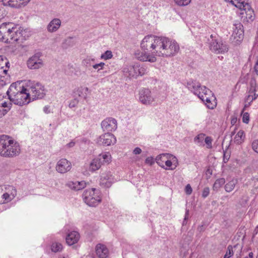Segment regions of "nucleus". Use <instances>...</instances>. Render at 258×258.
<instances>
[{
  "instance_id": "nucleus-1",
  "label": "nucleus",
  "mask_w": 258,
  "mask_h": 258,
  "mask_svg": "<svg viewBox=\"0 0 258 258\" xmlns=\"http://www.w3.org/2000/svg\"><path fill=\"white\" fill-rule=\"evenodd\" d=\"M26 30L18 24L4 23L0 25V41L6 43L26 40L28 37Z\"/></svg>"
},
{
  "instance_id": "nucleus-2",
  "label": "nucleus",
  "mask_w": 258,
  "mask_h": 258,
  "mask_svg": "<svg viewBox=\"0 0 258 258\" xmlns=\"http://www.w3.org/2000/svg\"><path fill=\"white\" fill-rule=\"evenodd\" d=\"M21 152L19 143L15 142L7 135L0 136V156L6 158H13L18 156Z\"/></svg>"
},
{
  "instance_id": "nucleus-3",
  "label": "nucleus",
  "mask_w": 258,
  "mask_h": 258,
  "mask_svg": "<svg viewBox=\"0 0 258 258\" xmlns=\"http://www.w3.org/2000/svg\"><path fill=\"white\" fill-rule=\"evenodd\" d=\"M156 56L170 57L175 55L179 50L177 43L167 37H159Z\"/></svg>"
},
{
  "instance_id": "nucleus-4",
  "label": "nucleus",
  "mask_w": 258,
  "mask_h": 258,
  "mask_svg": "<svg viewBox=\"0 0 258 258\" xmlns=\"http://www.w3.org/2000/svg\"><path fill=\"white\" fill-rule=\"evenodd\" d=\"M159 37L153 35L145 36L141 43L142 50L156 57Z\"/></svg>"
},
{
  "instance_id": "nucleus-5",
  "label": "nucleus",
  "mask_w": 258,
  "mask_h": 258,
  "mask_svg": "<svg viewBox=\"0 0 258 258\" xmlns=\"http://www.w3.org/2000/svg\"><path fill=\"white\" fill-rule=\"evenodd\" d=\"M83 198L85 203L91 207H95L101 202L99 193L95 188L86 190Z\"/></svg>"
},
{
  "instance_id": "nucleus-6",
  "label": "nucleus",
  "mask_w": 258,
  "mask_h": 258,
  "mask_svg": "<svg viewBox=\"0 0 258 258\" xmlns=\"http://www.w3.org/2000/svg\"><path fill=\"white\" fill-rule=\"evenodd\" d=\"M28 91L30 96H32L33 100L42 99L45 95L44 86L39 82H30Z\"/></svg>"
},
{
  "instance_id": "nucleus-7",
  "label": "nucleus",
  "mask_w": 258,
  "mask_h": 258,
  "mask_svg": "<svg viewBox=\"0 0 258 258\" xmlns=\"http://www.w3.org/2000/svg\"><path fill=\"white\" fill-rule=\"evenodd\" d=\"M146 69L137 63L126 66L123 69L124 75L130 78H136L139 76H142L146 73Z\"/></svg>"
},
{
  "instance_id": "nucleus-8",
  "label": "nucleus",
  "mask_w": 258,
  "mask_h": 258,
  "mask_svg": "<svg viewBox=\"0 0 258 258\" xmlns=\"http://www.w3.org/2000/svg\"><path fill=\"white\" fill-rule=\"evenodd\" d=\"M42 53L37 52L30 57L27 61V66L29 69L37 70L44 66V61L42 58Z\"/></svg>"
},
{
  "instance_id": "nucleus-9",
  "label": "nucleus",
  "mask_w": 258,
  "mask_h": 258,
  "mask_svg": "<svg viewBox=\"0 0 258 258\" xmlns=\"http://www.w3.org/2000/svg\"><path fill=\"white\" fill-rule=\"evenodd\" d=\"M14 104L19 106H23L28 104L30 101V93L28 89L24 88L23 90L19 92L11 100Z\"/></svg>"
},
{
  "instance_id": "nucleus-10",
  "label": "nucleus",
  "mask_w": 258,
  "mask_h": 258,
  "mask_svg": "<svg viewBox=\"0 0 258 258\" xmlns=\"http://www.w3.org/2000/svg\"><path fill=\"white\" fill-rule=\"evenodd\" d=\"M139 101L144 105H151L155 101V97L152 95L149 89L144 88L139 92Z\"/></svg>"
},
{
  "instance_id": "nucleus-11",
  "label": "nucleus",
  "mask_w": 258,
  "mask_h": 258,
  "mask_svg": "<svg viewBox=\"0 0 258 258\" xmlns=\"http://www.w3.org/2000/svg\"><path fill=\"white\" fill-rule=\"evenodd\" d=\"M209 47L211 50L217 54L224 53L228 50V47L226 43L217 39L212 40L210 42Z\"/></svg>"
},
{
  "instance_id": "nucleus-12",
  "label": "nucleus",
  "mask_w": 258,
  "mask_h": 258,
  "mask_svg": "<svg viewBox=\"0 0 258 258\" xmlns=\"http://www.w3.org/2000/svg\"><path fill=\"white\" fill-rule=\"evenodd\" d=\"M96 143L99 145L110 146L116 143V138L112 134L105 133L96 139Z\"/></svg>"
},
{
  "instance_id": "nucleus-13",
  "label": "nucleus",
  "mask_w": 258,
  "mask_h": 258,
  "mask_svg": "<svg viewBox=\"0 0 258 258\" xmlns=\"http://www.w3.org/2000/svg\"><path fill=\"white\" fill-rule=\"evenodd\" d=\"M101 127L104 131L113 132L117 127V120L112 117H107L101 122Z\"/></svg>"
},
{
  "instance_id": "nucleus-14",
  "label": "nucleus",
  "mask_w": 258,
  "mask_h": 258,
  "mask_svg": "<svg viewBox=\"0 0 258 258\" xmlns=\"http://www.w3.org/2000/svg\"><path fill=\"white\" fill-rule=\"evenodd\" d=\"M71 162L65 158L58 160L55 166L56 171L61 174H64L69 172L71 170Z\"/></svg>"
},
{
  "instance_id": "nucleus-15",
  "label": "nucleus",
  "mask_w": 258,
  "mask_h": 258,
  "mask_svg": "<svg viewBox=\"0 0 258 258\" xmlns=\"http://www.w3.org/2000/svg\"><path fill=\"white\" fill-rule=\"evenodd\" d=\"M24 88L25 87L21 85L20 82H17L12 83L7 92L9 99H10L11 101L14 97H15L17 94L23 90Z\"/></svg>"
},
{
  "instance_id": "nucleus-16",
  "label": "nucleus",
  "mask_w": 258,
  "mask_h": 258,
  "mask_svg": "<svg viewBox=\"0 0 258 258\" xmlns=\"http://www.w3.org/2000/svg\"><path fill=\"white\" fill-rule=\"evenodd\" d=\"M233 32L232 36L237 42H240L243 39L244 31L243 25L240 23H235L234 25Z\"/></svg>"
},
{
  "instance_id": "nucleus-17",
  "label": "nucleus",
  "mask_w": 258,
  "mask_h": 258,
  "mask_svg": "<svg viewBox=\"0 0 258 258\" xmlns=\"http://www.w3.org/2000/svg\"><path fill=\"white\" fill-rule=\"evenodd\" d=\"M135 57L139 60L143 61H149L151 62H155L157 60L156 57L151 55L148 52L142 50V51L138 50L135 53Z\"/></svg>"
},
{
  "instance_id": "nucleus-18",
  "label": "nucleus",
  "mask_w": 258,
  "mask_h": 258,
  "mask_svg": "<svg viewBox=\"0 0 258 258\" xmlns=\"http://www.w3.org/2000/svg\"><path fill=\"white\" fill-rule=\"evenodd\" d=\"M113 182V177L110 172H106L102 173L100 177V184L108 187Z\"/></svg>"
},
{
  "instance_id": "nucleus-19",
  "label": "nucleus",
  "mask_w": 258,
  "mask_h": 258,
  "mask_svg": "<svg viewBox=\"0 0 258 258\" xmlns=\"http://www.w3.org/2000/svg\"><path fill=\"white\" fill-rule=\"evenodd\" d=\"M95 252L98 258H106L109 255V250L107 247L101 243L96 246Z\"/></svg>"
},
{
  "instance_id": "nucleus-20",
  "label": "nucleus",
  "mask_w": 258,
  "mask_h": 258,
  "mask_svg": "<svg viewBox=\"0 0 258 258\" xmlns=\"http://www.w3.org/2000/svg\"><path fill=\"white\" fill-rule=\"evenodd\" d=\"M240 10L245 11V17L248 21H252L254 19V11L251 9L248 1L242 5Z\"/></svg>"
},
{
  "instance_id": "nucleus-21",
  "label": "nucleus",
  "mask_w": 258,
  "mask_h": 258,
  "mask_svg": "<svg viewBox=\"0 0 258 258\" xmlns=\"http://www.w3.org/2000/svg\"><path fill=\"white\" fill-rule=\"evenodd\" d=\"M187 87L189 90L197 96L200 94L201 92L203 91V89H204V86H201L199 82L196 81L188 82Z\"/></svg>"
},
{
  "instance_id": "nucleus-22",
  "label": "nucleus",
  "mask_w": 258,
  "mask_h": 258,
  "mask_svg": "<svg viewBox=\"0 0 258 258\" xmlns=\"http://www.w3.org/2000/svg\"><path fill=\"white\" fill-rule=\"evenodd\" d=\"M178 165L177 159L173 155H171L170 158H168L165 161L164 169L166 170H174Z\"/></svg>"
},
{
  "instance_id": "nucleus-23",
  "label": "nucleus",
  "mask_w": 258,
  "mask_h": 258,
  "mask_svg": "<svg viewBox=\"0 0 258 258\" xmlns=\"http://www.w3.org/2000/svg\"><path fill=\"white\" fill-rule=\"evenodd\" d=\"M80 238V234L77 231H72L68 233L66 240V242L69 245H73L76 243Z\"/></svg>"
},
{
  "instance_id": "nucleus-24",
  "label": "nucleus",
  "mask_w": 258,
  "mask_h": 258,
  "mask_svg": "<svg viewBox=\"0 0 258 258\" xmlns=\"http://www.w3.org/2000/svg\"><path fill=\"white\" fill-rule=\"evenodd\" d=\"M61 25V21L59 19L54 18L48 24L47 30L49 32L52 33L56 32Z\"/></svg>"
},
{
  "instance_id": "nucleus-25",
  "label": "nucleus",
  "mask_w": 258,
  "mask_h": 258,
  "mask_svg": "<svg viewBox=\"0 0 258 258\" xmlns=\"http://www.w3.org/2000/svg\"><path fill=\"white\" fill-rule=\"evenodd\" d=\"M67 185L72 189L79 190L86 186V183L84 181H69L67 183Z\"/></svg>"
},
{
  "instance_id": "nucleus-26",
  "label": "nucleus",
  "mask_w": 258,
  "mask_h": 258,
  "mask_svg": "<svg viewBox=\"0 0 258 258\" xmlns=\"http://www.w3.org/2000/svg\"><path fill=\"white\" fill-rule=\"evenodd\" d=\"M3 98V96H0V109L6 110V114L11 108L12 101L7 98L4 99Z\"/></svg>"
},
{
  "instance_id": "nucleus-27",
  "label": "nucleus",
  "mask_w": 258,
  "mask_h": 258,
  "mask_svg": "<svg viewBox=\"0 0 258 258\" xmlns=\"http://www.w3.org/2000/svg\"><path fill=\"white\" fill-rule=\"evenodd\" d=\"M213 95L212 91L206 88L205 86H204V89H203V91H202L200 93V94L198 96V97L202 100L203 102H205L206 101V98L209 99L211 98Z\"/></svg>"
},
{
  "instance_id": "nucleus-28",
  "label": "nucleus",
  "mask_w": 258,
  "mask_h": 258,
  "mask_svg": "<svg viewBox=\"0 0 258 258\" xmlns=\"http://www.w3.org/2000/svg\"><path fill=\"white\" fill-rule=\"evenodd\" d=\"M9 64L7 59L2 55H0V70L3 73L6 75L8 72V69L9 68Z\"/></svg>"
},
{
  "instance_id": "nucleus-29",
  "label": "nucleus",
  "mask_w": 258,
  "mask_h": 258,
  "mask_svg": "<svg viewBox=\"0 0 258 258\" xmlns=\"http://www.w3.org/2000/svg\"><path fill=\"white\" fill-rule=\"evenodd\" d=\"M171 154H162L157 156L156 158V163L161 167L164 168L165 161L168 158H170Z\"/></svg>"
},
{
  "instance_id": "nucleus-30",
  "label": "nucleus",
  "mask_w": 258,
  "mask_h": 258,
  "mask_svg": "<svg viewBox=\"0 0 258 258\" xmlns=\"http://www.w3.org/2000/svg\"><path fill=\"white\" fill-rule=\"evenodd\" d=\"M101 161H99L97 157L94 158L90 163L89 166V170L92 172L98 170L102 165Z\"/></svg>"
},
{
  "instance_id": "nucleus-31",
  "label": "nucleus",
  "mask_w": 258,
  "mask_h": 258,
  "mask_svg": "<svg viewBox=\"0 0 258 258\" xmlns=\"http://www.w3.org/2000/svg\"><path fill=\"white\" fill-rule=\"evenodd\" d=\"M30 0H11L10 7L12 8H19L22 6H26Z\"/></svg>"
},
{
  "instance_id": "nucleus-32",
  "label": "nucleus",
  "mask_w": 258,
  "mask_h": 258,
  "mask_svg": "<svg viewBox=\"0 0 258 258\" xmlns=\"http://www.w3.org/2000/svg\"><path fill=\"white\" fill-rule=\"evenodd\" d=\"M245 139L244 133L242 130H240L234 138V142L236 144L239 145L243 142Z\"/></svg>"
},
{
  "instance_id": "nucleus-33",
  "label": "nucleus",
  "mask_w": 258,
  "mask_h": 258,
  "mask_svg": "<svg viewBox=\"0 0 258 258\" xmlns=\"http://www.w3.org/2000/svg\"><path fill=\"white\" fill-rule=\"evenodd\" d=\"M204 103L209 109H214L217 105L216 97L213 95L209 99L206 98V101Z\"/></svg>"
},
{
  "instance_id": "nucleus-34",
  "label": "nucleus",
  "mask_w": 258,
  "mask_h": 258,
  "mask_svg": "<svg viewBox=\"0 0 258 258\" xmlns=\"http://www.w3.org/2000/svg\"><path fill=\"white\" fill-rule=\"evenodd\" d=\"M101 161L102 164L106 163H109L111 161V155L109 152L100 154L97 157Z\"/></svg>"
},
{
  "instance_id": "nucleus-35",
  "label": "nucleus",
  "mask_w": 258,
  "mask_h": 258,
  "mask_svg": "<svg viewBox=\"0 0 258 258\" xmlns=\"http://www.w3.org/2000/svg\"><path fill=\"white\" fill-rule=\"evenodd\" d=\"M5 192L9 194V196L14 199L17 195V190L13 186L6 185L5 187Z\"/></svg>"
},
{
  "instance_id": "nucleus-36",
  "label": "nucleus",
  "mask_w": 258,
  "mask_h": 258,
  "mask_svg": "<svg viewBox=\"0 0 258 258\" xmlns=\"http://www.w3.org/2000/svg\"><path fill=\"white\" fill-rule=\"evenodd\" d=\"M226 2H229L232 6L241 9V7L248 0H225Z\"/></svg>"
},
{
  "instance_id": "nucleus-37",
  "label": "nucleus",
  "mask_w": 258,
  "mask_h": 258,
  "mask_svg": "<svg viewBox=\"0 0 258 258\" xmlns=\"http://www.w3.org/2000/svg\"><path fill=\"white\" fill-rule=\"evenodd\" d=\"M237 181L236 179H232L231 180L229 181L228 183H227L225 185V190L228 192H230L231 191H232L235 186V185L237 184Z\"/></svg>"
},
{
  "instance_id": "nucleus-38",
  "label": "nucleus",
  "mask_w": 258,
  "mask_h": 258,
  "mask_svg": "<svg viewBox=\"0 0 258 258\" xmlns=\"http://www.w3.org/2000/svg\"><path fill=\"white\" fill-rule=\"evenodd\" d=\"M225 183V180L224 178H220L217 179L214 185H213V189L214 190H218L219 188H220L224 183Z\"/></svg>"
},
{
  "instance_id": "nucleus-39",
  "label": "nucleus",
  "mask_w": 258,
  "mask_h": 258,
  "mask_svg": "<svg viewBox=\"0 0 258 258\" xmlns=\"http://www.w3.org/2000/svg\"><path fill=\"white\" fill-rule=\"evenodd\" d=\"M13 199L9 196V194H7L5 192L0 197V204L7 203L11 202Z\"/></svg>"
},
{
  "instance_id": "nucleus-40",
  "label": "nucleus",
  "mask_w": 258,
  "mask_h": 258,
  "mask_svg": "<svg viewBox=\"0 0 258 258\" xmlns=\"http://www.w3.org/2000/svg\"><path fill=\"white\" fill-rule=\"evenodd\" d=\"M237 246V245H235L233 247H232L231 245H228L227 251L224 256V258H230L231 256H232L233 255V248H236Z\"/></svg>"
},
{
  "instance_id": "nucleus-41",
  "label": "nucleus",
  "mask_w": 258,
  "mask_h": 258,
  "mask_svg": "<svg viewBox=\"0 0 258 258\" xmlns=\"http://www.w3.org/2000/svg\"><path fill=\"white\" fill-rule=\"evenodd\" d=\"M62 248V246L61 243L59 242H54L51 245V250L54 252L60 251Z\"/></svg>"
},
{
  "instance_id": "nucleus-42",
  "label": "nucleus",
  "mask_w": 258,
  "mask_h": 258,
  "mask_svg": "<svg viewBox=\"0 0 258 258\" xmlns=\"http://www.w3.org/2000/svg\"><path fill=\"white\" fill-rule=\"evenodd\" d=\"M205 135L204 134H200L198 135L194 139L195 142L197 144L201 145V144L203 143L204 140L205 139Z\"/></svg>"
},
{
  "instance_id": "nucleus-43",
  "label": "nucleus",
  "mask_w": 258,
  "mask_h": 258,
  "mask_svg": "<svg viewBox=\"0 0 258 258\" xmlns=\"http://www.w3.org/2000/svg\"><path fill=\"white\" fill-rule=\"evenodd\" d=\"M249 94L253 96L250 100V102H252L258 97V88H249Z\"/></svg>"
},
{
  "instance_id": "nucleus-44",
  "label": "nucleus",
  "mask_w": 258,
  "mask_h": 258,
  "mask_svg": "<svg viewBox=\"0 0 258 258\" xmlns=\"http://www.w3.org/2000/svg\"><path fill=\"white\" fill-rule=\"evenodd\" d=\"M174 3L180 7L187 6L191 2V0H174Z\"/></svg>"
},
{
  "instance_id": "nucleus-45",
  "label": "nucleus",
  "mask_w": 258,
  "mask_h": 258,
  "mask_svg": "<svg viewBox=\"0 0 258 258\" xmlns=\"http://www.w3.org/2000/svg\"><path fill=\"white\" fill-rule=\"evenodd\" d=\"M112 56L113 55L112 52L110 50H107L105 52V53L101 54L100 57L101 59L107 60L111 58Z\"/></svg>"
},
{
  "instance_id": "nucleus-46",
  "label": "nucleus",
  "mask_w": 258,
  "mask_h": 258,
  "mask_svg": "<svg viewBox=\"0 0 258 258\" xmlns=\"http://www.w3.org/2000/svg\"><path fill=\"white\" fill-rule=\"evenodd\" d=\"M205 142L206 144L207 147L208 149L212 148V140L211 137H206L205 139Z\"/></svg>"
},
{
  "instance_id": "nucleus-47",
  "label": "nucleus",
  "mask_w": 258,
  "mask_h": 258,
  "mask_svg": "<svg viewBox=\"0 0 258 258\" xmlns=\"http://www.w3.org/2000/svg\"><path fill=\"white\" fill-rule=\"evenodd\" d=\"M105 66V63L104 62H100L99 63L95 64L93 66V68L94 69H97L98 72L101 70H103Z\"/></svg>"
},
{
  "instance_id": "nucleus-48",
  "label": "nucleus",
  "mask_w": 258,
  "mask_h": 258,
  "mask_svg": "<svg viewBox=\"0 0 258 258\" xmlns=\"http://www.w3.org/2000/svg\"><path fill=\"white\" fill-rule=\"evenodd\" d=\"M249 121V115L248 113L245 112L242 114V121L244 123H248Z\"/></svg>"
},
{
  "instance_id": "nucleus-49",
  "label": "nucleus",
  "mask_w": 258,
  "mask_h": 258,
  "mask_svg": "<svg viewBox=\"0 0 258 258\" xmlns=\"http://www.w3.org/2000/svg\"><path fill=\"white\" fill-rule=\"evenodd\" d=\"M78 100L77 99H74L73 100H72L69 105V106L70 108H72L73 107H75L77 106V105L78 104Z\"/></svg>"
},
{
  "instance_id": "nucleus-50",
  "label": "nucleus",
  "mask_w": 258,
  "mask_h": 258,
  "mask_svg": "<svg viewBox=\"0 0 258 258\" xmlns=\"http://www.w3.org/2000/svg\"><path fill=\"white\" fill-rule=\"evenodd\" d=\"M249 88H258L256 86V80L253 78L251 79L249 82Z\"/></svg>"
},
{
  "instance_id": "nucleus-51",
  "label": "nucleus",
  "mask_w": 258,
  "mask_h": 258,
  "mask_svg": "<svg viewBox=\"0 0 258 258\" xmlns=\"http://www.w3.org/2000/svg\"><path fill=\"white\" fill-rule=\"evenodd\" d=\"M253 150L256 153H258V140L253 142L252 144Z\"/></svg>"
},
{
  "instance_id": "nucleus-52",
  "label": "nucleus",
  "mask_w": 258,
  "mask_h": 258,
  "mask_svg": "<svg viewBox=\"0 0 258 258\" xmlns=\"http://www.w3.org/2000/svg\"><path fill=\"white\" fill-rule=\"evenodd\" d=\"M192 191V188L189 184H187L185 188V191L186 194L188 195H189L191 194Z\"/></svg>"
},
{
  "instance_id": "nucleus-53",
  "label": "nucleus",
  "mask_w": 258,
  "mask_h": 258,
  "mask_svg": "<svg viewBox=\"0 0 258 258\" xmlns=\"http://www.w3.org/2000/svg\"><path fill=\"white\" fill-rule=\"evenodd\" d=\"M210 192V189L209 187L204 188L203 192H202V197L204 198H206L208 197Z\"/></svg>"
},
{
  "instance_id": "nucleus-54",
  "label": "nucleus",
  "mask_w": 258,
  "mask_h": 258,
  "mask_svg": "<svg viewBox=\"0 0 258 258\" xmlns=\"http://www.w3.org/2000/svg\"><path fill=\"white\" fill-rule=\"evenodd\" d=\"M145 163L150 165H152L154 163V158L152 157H149L147 158L145 160Z\"/></svg>"
},
{
  "instance_id": "nucleus-55",
  "label": "nucleus",
  "mask_w": 258,
  "mask_h": 258,
  "mask_svg": "<svg viewBox=\"0 0 258 258\" xmlns=\"http://www.w3.org/2000/svg\"><path fill=\"white\" fill-rule=\"evenodd\" d=\"M230 155L228 153L224 152L223 155V161L224 163H227L230 158Z\"/></svg>"
},
{
  "instance_id": "nucleus-56",
  "label": "nucleus",
  "mask_w": 258,
  "mask_h": 258,
  "mask_svg": "<svg viewBox=\"0 0 258 258\" xmlns=\"http://www.w3.org/2000/svg\"><path fill=\"white\" fill-rule=\"evenodd\" d=\"M189 216V210H186L185 215L184 217V220L183 221V225L186 224V220L188 219Z\"/></svg>"
},
{
  "instance_id": "nucleus-57",
  "label": "nucleus",
  "mask_w": 258,
  "mask_h": 258,
  "mask_svg": "<svg viewBox=\"0 0 258 258\" xmlns=\"http://www.w3.org/2000/svg\"><path fill=\"white\" fill-rule=\"evenodd\" d=\"M0 2H2L4 6L10 7L11 0H0Z\"/></svg>"
},
{
  "instance_id": "nucleus-58",
  "label": "nucleus",
  "mask_w": 258,
  "mask_h": 258,
  "mask_svg": "<svg viewBox=\"0 0 258 258\" xmlns=\"http://www.w3.org/2000/svg\"><path fill=\"white\" fill-rule=\"evenodd\" d=\"M142 152V150L141 148L139 147H136L134 150H133V153L135 155H138L141 154Z\"/></svg>"
},
{
  "instance_id": "nucleus-59",
  "label": "nucleus",
  "mask_w": 258,
  "mask_h": 258,
  "mask_svg": "<svg viewBox=\"0 0 258 258\" xmlns=\"http://www.w3.org/2000/svg\"><path fill=\"white\" fill-rule=\"evenodd\" d=\"M43 111L45 113H49L50 112V108L49 106H45L43 108Z\"/></svg>"
},
{
  "instance_id": "nucleus-60",
  "label": "nucleus",
  "mask_w": 258,
  "mask_h": 258,
  "mask_svg": "<svg viewBox=\"0 0 258 258\" xmlns=\"http://www.w3.org/2000/svg\"><path fill=\"white\" fill-rule=\"evenodd\" d=\"M252 97H253V96L252 95H251V94H249L247 96V97L246 98V102H247L248 103V105H249L250 103L251 102H250V100Z\"/></svg>"
},
{
  "instance_id": "nucleus-61",
  "label": "nucleus",
  "mask_w": 258,
  "mask_h": 258,
  "mask_svg": "<svg viewBox=\"0 0 258 258\" xmlns=\"http://www.w3.org/2000/svg\"><path fill=\"white\" fill-rule=\"evenodd\" d=\"M2 78L0 77V88L4 86L6 84V82Z\"/></svg>"
},
{
  "instance_id": "nucleus-62",
  "label": "nucleus",
  "mask_w": 258,
  "mask_h": 258,
  "mask_svg": "<svg viewBox=\"0 0 258 258\" xmlns=\"http://www.w3.org/2000/svg\"><path fill=\"white\" fill-rule=\"evenodd\" d=\"M75 143L73 141H72V142H70L69 143H68L67 145V146L69 148H72L75 146Z\"/></svg>"
},
{
  "instance_id": "nucleus-63",
  "label": "nucleus",
  "mask_w": 258,
  "mask_h": 258,
  "mask_svg": "<svg viewBox=\"0 0 258 258\" xmlns=\"http://www.w3.org/2000/svg\"><path fill=\"white\" fill-rule=\"evenodd\" d=\"M254 68L256 74L258 75V60L256 61Z\"/></svg>"
},
{
  "instance_id": "nucleus-64",
  "label": "nucleus",
  "mask_w": 258,
  "mask_h": 258,
  "mask_svg": "<svg viewBox=\"0 0 258 258\" xmlns=\"http://www.w3.org/2000/svg\"><path fill=\"white\" fill-rule=\"evenodd\" d=\"M237 121V118H233L231 119V124H234Z\"/></svg>"
}]
</instances>
